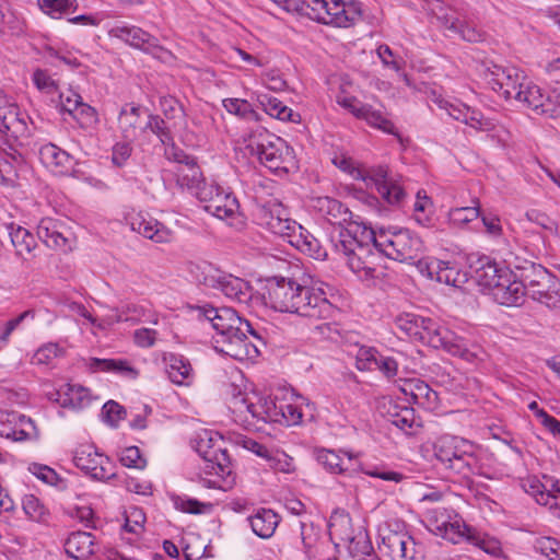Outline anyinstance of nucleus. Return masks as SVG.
Wrapping results in <instances>:
<instances>
[{
	"label": "nucleus",
	"instance_id": "nucleus-1",
	"mask_svg": "<svg viewBox=\"0 0 560 560\" xmlns=\"http://www.w3.org/2000/svg\"><path fill=\"white\" fill-rule=\"evenodd\" d=\"M334 246L342 255L354 273L363 272L365 277L375 278L377 254L399 262L416 265L420 271L424 244L420 236L408 229L396 230L380 228L373 230L365 225L354 224L341 230L334 238Z\"/></svg>",
	"mask_w": 560,
	"mask_h": 560
},
{
	"label": "nucleus",
	"instance_id": "nucleus-2",
	"mask_svg": "<svg viewBox=\"0 0 560 560\" xmlns=\"http://www.w3.org/2000/svg\"><path fill=\"white\" fill-rule=\"evenodd\" d=\"M190 310L197 319H205L211 324L217 331L213 337L215 349L231 358L244 360L258 353L257 346L248 341V334L265 343L261 332L231 307L218 308L202 304L190 306Z\"/></svg>",
	"mask_w": 560,
	"mask_h": 560
},
{
	"label": "nucleus",
	"instance_id": "nucleus-3",
	"mask_svg": "<svg viewBox=\"0 0 560 560\" xmlns=\"http://www.w3.org/2000/svg\"><path fill=\"white\" fill-rule=\"evenodd\" d=\"M481 74L489 88L505 101H514L523 108L532 109L537 114L548 112L546 108L548 97L538 85L527 82L517 68L489 61L482 65Z\"/></svg>",
	"mask_w": 560,
	"mask_h": 560
},
{
	"label": "nucleus",
	"instance_id": "nucleus-4",
	"mask_svg": "<svg viewBox=\"0 0 560 560\" xmlns=\"http://www.w3.org/2000/svg\"><path fill=\"white\" fill-rule=\"evenodd\" d=\"M332 163L355 179L363 180L366 186H374L384 201L390 206L400 207L406 198L404 188L389 177L388 167L372 166L366 170L355 167L347 156H335Z\"/></svg>",
	"mask_w": 560,
	"mask_h": 560
},
{
	"label": "nucleus",
	"instance_id": "nucleus-5",
	"mask_svg": "<svg viewBox=\"0 0 560 560\" xmlns=\"http://www.w3.org/2000/svg\"><path fill=\"white\" fill-rule=\"evenodd\" d=\"M196 281L207 288L219 290L231 301L247 305L253 298V287L242 278L225 272L212 264L202 262L191 270Z\"/></svg>",
	"mask_w": 560,
	"mask_h": 560
},
{
	"label": "nucleus",
	"instance_id": "nucleus-6",
	"mask_svg": "<svg viewBox=\"0 0 560 560\" xmlns=\"http://www.w3.org/2000/svg\"><path fill=\"white\" fill-rule=\"evenodd\" d=\"M293 313L314 320H326L335 316L337 307L327 299L323 288L299 283Z\"/></svg>",
	"mask_w": 560,
	"mask_h": 560
},
{
	"label": "nucleus",
	"instance_id": "nucleus-7",
	"mask_svg": "<svg viewBox=\"0 0 560 560\" xmlns=\"http://www.w3.org/2000/svg\"><path fill=\"white\" fill-rule=\"evenodd\" d=\"M299 283L295 279L281 276L268 278L261 294L265 305L278 312L293 313Z\"/></svg>",
	"mask_w": 560,
	"mask_h": 560
},
{
	"label": "nucleus",
	"instance_id": "nucleus-8",
	"mask_svg": "<svg viewBox=\"0 0 560 560\" xmlns=\"http://www.w3.org/2000/svg\"><path fill=\"white\" fill-rule=\"evenodd\" d=\"M380 550L392 560H424L421 544L406 532L388 530L382 536Z\"/></svg>",
	"mask_w": 560,
	"mask_h": 560
},
{
	"label": "nucleus",
	"instance_id": "nucleus-9",
	"mask_svg": "<svg viewBox=\"0 0 560 560\" xmlns=\"http://www.w3.org/2000/svg\"><path fill=\"white\" fill-rule=\"evenodd\" d=\"M73 464L85 475L97 481L115 476L109 457L98 453L93 445H80L73 456Z\"/></svg>",
	"mask_w": 560,
	"mask_h": 560
},
{
	"label": "nucleus",
	"instance_id": "nucleus-10",
	"mask_svg": "<svg viewBox=\"0 0 560 560\" xmlns=\"http://www.w3.org/2000/svg\"><path fill=\"white\" fill-rule=\"evenodd\" d=\"M518 276L525 289V294L532 300H540L541 294L558 285V279L545 267L538 264L528 262L517 267Z\"/></svg>",
	"mask_w": 560,
	"mask_h": 560
},
{
	"label": "nucleus",
	"instance_id": "nucleus-11",
	"mask_svg": "<svg viewBox=\"0 0 560 560\" xmlns=\"http://www.w3.org/2000/svg\"><path fill=\"white\" fill-rule=\"evenodd\" d=\"M314 208L317 209L330 224L337 225V233H332L330 236L331 245H334V238L339 236L341 230H348L351 225L359 224L357 221H352V212L348 207L335 198L327 196L318 197L315 199ZM335 252L339 254L337 250Z\"/></svg>",
	"mask_w": 560,
	"mask_h": 560
},
{
	"label": "nucleus",
	"instance_id": "nucleus-12",
	"mask_svg": "<svg viewBox=\"0 0 560 560\" xmlns=\"http://www.w3.org/2000/svg\"><path fill=\"white\" fill-rule=\"evenodd\" d=\"M398 361L393 355H384L374 347L362 346L355 355V366L360 371H378L387 378L398 373Z\"/></svg>",
	"mask_w": 560,
	"mask_h": 560
},
{
	"label": "nucleus",
	"instance_id": "nucleus-13",
	"mask_svg": "<svg viewBox=\"0 0 560 560\" xmlns=\"http://www.w3.org/2000/svg\"><path fill=\"white\" fill-rule=\"evenodd\" d=\"M256 156L272 172L288 173L294 164L293 149L280 137Z\"/></svg>",
	"mask_w": 560,
	"mask_h": 560
},
{
	"label": "nucleus",
	"instance_id": "nucleus-14",
	"mask_svg": "<svg viewBox=\"0 0 560 560\" xmlns=\"http://www.w3.org/2000/svg\"><path fill=\"white\" fill-rule=\"evenodd\" d=\"M110 34L130 46L142 49L153 56H159L160 52L164 51L155 36L137 26H115L112 28Z\"/></svg>",
	"mask_w": 560,
	"mask_h": 560
},
{
	"label": "nucleus",
	"instance_id": "nucleus-15",
	"mask_svg": "<svg viewBox=\"0 0 560 560\" xmlns=\"http://www.w3.org/2000/svg\"><path fill=\"white\" fill-rule=\"evenodd\" d=\"M2 428L0 435L15 442H23L37 438V429L34 421L19 412H8L0 420Z\"/></svg>",
	"mask_w": 560,
	"mask_h": 560
},
{
	"label": "nucleus",
	"instance_id": "nucleus-16",
	"mask_svg": "<svg viewBox=\"0 0 560 560\" xmlns=\"http://www.w3.org/2000/svg\"><path fill=\"white\" fill-rule=\"evenodd\" d=\"M420 273L431 280L447 285L459 287L466 281V273L460 272L448 261L429 259L420 262Z\"/></svg>",
	"mask_w": 560,
	"mask_h": 560
},
{
	"label": "nucleus",
	"instance_id": "nucleus-17",
	"mask_svg": "<svg viewBox=\"0 0 560 560\" xmlns=\"http://www.w3.org/2000/svg\"><path fill=\"white\" fill-rule=\"evenodd\" d=\"M471 276L479 285L488 288L491 292L497 288L503 278V268L488 256H478L469 259Z\"/></svg>",
	"mask_w": 560,
	"mask_h": 560
},
{
	"label": "nucleus",
	"instance_id": "nucleus-18",
	"mask_svg": "<svg viewBox=\"0 0 560 560\" xmlns=\"http://www.w3.org/2000/svg\"><path fill=\"white\" fill-rule=\"evenodd\" d=\"M491 293L497 302L508 306L522 303L526 295L520 276L509 268H503V278Z\"/></svg>",
	"mask_w": 560,
	"mask_h": 560
},
{
	"label": "nucleus",
	"instance_id": "nucleus-19",
	"mask_svg": "<svg viewBox=\"0 0 560 560\" xmlns=\"http://www.w3.org/2000/svg\"><path fill=\"white\" fill-rule=\"evenodd\" d=\"M37 236L49 248L65 252L71 249L67 231L63 224L56 219H42L37 225Z\"/></svg>",
	"mask_w": 560,
	"mask_h": 560
},
{
	"label": "nucleus",
	"instance_id": "nucleus-20",
	"mask_svg": "<svg viewBox=\"0 0 560 560\" xmlns=\"http://www.w3.org/2000/svg\"><path fill=\"white\" fill-rule=\"evenodd\" d=\"M3 107L4 109H0V132L13 139L27 137L28 127L19 106L14 102H10Z\"/></svg>",
	"mask_w": 560,
	"mask_h": 560
},
{
	"label": "nucleus",
	"instance_id": "nucleus-21",
	"mask_svg": "<svg viewBox=\"0 0 560 560\" xmlns=\"http://www.w3.org/2000/svg\"><path fill=\"white\" fill-rule=\"evenodd\" d=\"M39 159L55 174H67L72 167L71 155L52 143L44 144L39 149Z\"/></svg>",
	"mask_w": 560,
	"mask_h": 560
},
{
	"label": "nucleus",
	"instance_id": "nucleus-22",
	"mask_svg": "<svg viewBox=\"0 0 560 560\" xmlns=\"http://www.w3.org/2000/svg\"><path fill=\"white\" fill-rule=\"evenodd\" d=\"M69 557L77 560H86L94 553V537L86 532L71 533L65 542Z\"/></svg>",
	"mask_w": 560,
	"mask_h": 560
},
{
	"label": "nucleus",
	"instance_id": "nucleus-23",
	"mask_svg": "<svg viewBox=\"0 0 560 560\" xmlns=\"http://www.w3.org/2000/svg\"><path fill=\"white\" fill-rule=\"evenodd\" d=\"M57 400L63 408L82 409L90 405V389L77 384H66L57 392Z\"/></svg>",
	"mask_w": 560,
	"mask_h": 560
},
{
	"label": "nucleus",
	"instance_id": "nucleus-24",
	"mask_svg": "<svg viewBox=\"0 0 560 560\" xmlns=\"http://www.w3.org/2000/svg\"><path fill=\"white\" fill-rule=\"evenodd\" d=\"M131 226L133 231H137L143 237L152 240L155 243H167L173 238L172 231L153 219H135Z\"/></svg>",
	"mask_w": 560,
	"mask_h": 560
},
{
	"label": "nucleus",
	"instance_id": "nucleus-25",
	"mask_svg": "<svg viewBox=\"0 0 560 560\" xmlns=\"http://www.w3.org/2000/svg\"><path fill=\"white\" fill-rule=\"evenodd\" d=\"M203 209L213 217L223 220L233 218L237 213L240 205L232 192L221 189L210 203L203 206Z\"/></svg>",
	"mask_w": 560,
	"mask_h": 560
},
{
	"label": "nucleus",
	"instance_id": "nucleus-26",
	"mask_svg": "<svg viewBox=\"0 0 560 560\" xmlns=\"http://www.w3.org/2000/svg\"><path fill=\"white\" fill-rule=\"evenodd\" d=\"M8 234L11 240L15 254L22 259H27V256L36 247L35 236L25 228L16 225L11 222L7 225Z\"/></svg>",
	"mask_w": 560,
	"mask_h": 560
},
{
	"label": "nucleus",
	"instance_id": "nucleus-27",
	"mask_svg": "<svg viewBox=\"0 0 560 560\" xmlns=\"http://www.w3.org/2000/svg\"><path fill=\"white\" fill-rule=\"evenodd\" d=\"M248 521L254 534L267 539L273 535L279 524V516L270 509H259L256 514L248 517Z\"/></svg>",
	"mask_w": 560,
	"mask_h": 560
},
{
	"label": "nucleus",
	"instance_id": "nucleus-28",
	"mask_svg": "<svg viewBox=\"0 0 560 560\" xmlns=\"http://www.w3.org/2000/svg\"><path fill=\"white\" fill-rule=\"evenodd\" d=\"M140 106L126 105L121 108L118 117V124L125 138H136L139 131L144 130V124L140 121Z\"/></svg>",
	"mask_w": 560,
	"mask_h": 560
},
{
	"label": "nucleus",
	"instance_id": "nucleus-29",
	"mask_svg": "<svg viewBox=\"0 0 560 560\" xmlns=\"http://www.w3.org/2000/svg\"><path fill=\"white\" fill-rule=\"evenodd\" d=\"M166 371L170 380L177 385L188 384L192 375L189 360L180 354H170Z\"/></svg>",
	"mask_w": 560,
	"mask_h": 560
},
{
	"label": "nucleus",
	"instance_id": "nucleus-30",
	"mask_svg": "<svg viewBox=\"0 0 560 560\" xmlns=\"http://www.w3.org/2000/svg\"><path fill=\"white\" fill-rule=\"evenodd\" d=\"M175 174L177 185L190 192L203 182L201 170L197 165L196 160L187 165L177 166Z\"/></svg>",
	"mask_w": 560,
	"mask_h": 560
},
{
	"label": "nucleus",
	"instance_id": "nucleus-31",
	"mask_svg": "<svg viewBox=\"0 0 560 560\" xmlns=\"http://www.w3.org/2000/svg\"><path fill=\"white\" fill-rule=\"evenodd\" d=\"M206 474H214L225 481V477L231 475V458L228 451L221 445L214 447L213 454L207 459Z\"/></svg>",
	"mask_w": 560,
	"mask_h": 560
},
{
	"label": "nucleus",
	"instance_id": "nucleus-32",
	"mask_svg": "<svg viewBox=\"0 0 560 560\" xmlns=\"http://www.w3.org/2000/svg\"><path fill=\"white\" fill-rule=\"evenodd\" d=\"M446 469L467 478L470 475L476 474L479 466L477 457L474 455L471 448H463L458 455L447 464Z\"/></svg>",
	"mask_w": 560,
	"mask_h": 560
},
{
	"label": "nucleus",
	"instance_id": "nucleus-33",
	"mask_svg": "<svg viewBox=\"0 0 560 560\" xmlns=\"http://www.w3.org/2000/svg\"><path fill=\"white\" fill-rule=\"evenodd\" d=\"M258 102L262 109L271 117L283 121H295L296 116L293 110L285 106L280 100L271 95L261 94L258 96Z\"/></svg>",
	"mask_w": 560,
	"mask_h": 560
},
{
	"label": "nucleus",
	"instance_id": "nucleus-34",
	"mask_svg": "<svg viewBox=\"0 0 560 560\" xmlns=\"http://www.w3.org/2000/svg\"><path fill=\"white\" fill-rule=\"evenodd\" d=\"M436 533L453 544H458L464 538L468 540V536L475 534L471 527L459 521L451 522L450 520L436 524Z\"/></svg>",
	"mask_w": 560,
	"mask_h": 560
},
{
	"label": "nucleus",
	"instance_id": "nucleus-35",
	"mask_svg": "<svg viewBox=\"0 0 560 560\" xmlns=\"http://www.w3.org/2000/svg\"><path fill=\"white\" fill-rule=\"evenodd\" d=\"M459 443L463 444L464 447L472 448V445L466 443L465 441H458L455 438L451 439H441L434 447L436 459L447 467V464L453 460L458 453L463 450L459 446Z\"/></svg>",
	"mask_w": 560,
	"mask_h": 560
},
{
	"label": "nucleus",
	"instance_id": "nucleus-36",
	"mask_svg": "<svg viewBox=\"0 0 560 560\" xmlns=\"http://www.w3.org/2000/svg\"><path fill=\"white\" fill-rule=\"evenodd\" d=\"M283 212L284 210L279 206L272 209H262L260 215L261 224L266 225L276 235L282 236V234H288V232H284V229L292 219L284 217Z\"/></svg>",
	"mask_w": 560,
	"mask_h": 560
},
{
	"label": "nucleus",
	"instance_id": "nucleus-37",
	"mask_svg": "<svg viewBox=\"0 0 560 560\" xmlns=\"http://www.w3.org/2000/svg\"><path fill=\"white\" fill-rule=\"evenodd\" d=\"M299 250L308 254L318 259L322 256L319 242L301 225V230L296 231L289 242Z\"/></svg>",
	"mask_w": 560,
	"mask_h": 560
},
{
	"label": "nucleus",
	"instance_id": "nucleus-38",
	"mask_svg": "<svg viewBox=\"0 0 560 560\" xmlns=\"http://www.w3.org/2000/svg\"><path fill=\"white\" fill-rule=\"evenodd\" d=\"M340 11L337 18L329 19L330 25L336 27H349L361 19L362 4L354 0L349 2L345 1Z\"/></svg>",
	"mask_w": 560,
	"mask_h": 560
},
{
	"label": "nucleus",
	"instance_id": "nucleus-39",
	"mask_svg": "<svg viewBox=\"0 0 560 560\" xmlns=\"http://www.w3.org/2000/svg\"><path fill=\"white\" fill-rule=\"evenodd\" d=\"M313 21L317 23L330 25L329 19L337 18L341 12L343 0H314Z\"/></svg>",
	"mask_w": 560,
	"mask_h": 560
},
{
	"label": "nucleus",
	"instance_id": "nucleus-40",
	"mask_svg": "<svg viewBox=\"0 0 560 560\" xmlns=\"http://www.w3.org/2000/svg\"><path fill=\"white\" fill-rule=\"evenodd\" d=\"M22 508L26 516L34 522L48 524L50 513L40 500L34 494H26L22 500Z\"/></svg>",
	"mask_w": 560,
	"mask_h": 560
},
{
	"label": "nucleus",
	"instance_id": "nucleus-41",
	"mask_svg": "<svg viewBox=\"0 0 560 560\" xmlns=\"http://www.w3.org/2000/svg\"><path fill=\"white\" fill-rule=\"evenodd\" d=\"M23 156L16 150L0 156V182L13 184L18 178V167L23 163Z\"/></svg>",
	"mask_w": 560,
	"mask_h": 560
},
{
	"label": "nucleus",
	"instance_id": "nucleus-42",
	"mask_svg": "<svg viewBox=\"0 0 560 560\" xmlns=\"http://www.w3.org/2000/svg\"><path fill=\"white\" fill-rule=\"evenodd\" d=\"M277 420L276 423L288 427L296 425L302 422L303 413L299 406L284 400L276 401Z\"/></svg>",
	"mask_w": 560,
	"mask_h": 560
},
{
	"label": "nucleus",
	"instance_id": "nucleus-43",
	"mask_svg": "<svg viewBox=\"0 0 560 560\" xmlns=\"http://www.w3.org/2000/svg\"><path fill=\"white\" fill-rule=\"evenodd\" d=\"M89 368L93 372L104 371L121 374H136V371L128 364L126 360L91 358L89 360Z\"/></svg>",
	"mask_w": 560,
	"mask_h": 560
},
{
	"label": "nucleus",
	"instance_id": "nucleus-44",
	"mask_svg": "<svg viewBox=\"0 0 560 560\" xmlns=\"http://www.w3.org/2000/svg\"><path fill=\"white\" fill-rule=\"evenodd\" d=\"M389 421L404 432H408L416 423L415 410L410 407L393 406L388 410Z\"/></svg>",
	"mask_w": 560,
	"mask_h": 560
},
{
	"label": "nucleus",
	"instance_id": "nucleus-45",
	"mask_svg": "<svg viewBox=\"0 0 560 560\" xmlns=\"http://www.w3.org/2000/svg\"><path fill=\"white\" fill-rule=\"evenodd\" d=\"M276 400L272 398H260L258 402H250L248 413L257 420L264 422H275L277 420Z\"/></svg>",
	"mask_w": 560,
	"mask_h": 560
},
{
	"label": "nucleus",
	"instance_id": "nucleus-46",
	"mask_svg": "<svg viewBox=\"0 0 560 560\" xmlns=\"http://www.w3.org/2000/svg\"><path fill=\"white\" fill-rule=\"evenodd\" d=\"M451 331L442 326H440L436 322L429 318V323H427V327L424 332H422L420 341L429 345L435 349H440L445 341V337H450Z\"/></svg>",
	"mask_w": 560,
	"mask_h": 560
},
{
	"label": "nucleus",
	"instance_id": "nucleus-47",
	"mask_svg": "<svg viewBox=\"0 0 560 560\" xmlns=\"http://www.w3.org/2000/svg\"><path fill=\"white\" fill-rule=\"evenodd\" d=\"M402 392L405 395H410V401L413 404H420L422 400L430 401L432 396L436 397V393L421 380L409 381L402 387Z\"/></svg>",
	"mask_w": 560,
	"mask_h": 560
},
{
	"label": "nucleus",
	"instance_id": "nucleus-48",
	"mask_svg": "<svg viewBox=\"0 0 560 560\" xmlns=\"http://www.w3.org/2000/svg\"><path fill=\"white\" fill-rule=\"evenodd\" d=\"M316 459L330 474H343L348 470L345 460L335 451L319 450L316 453Z\"/></svg>",
	"mask_w": 560,
	"mask_h": 560
},
{
	"label": "nucleus",
	"instance_id": "nucleus-49",
	"mask_svg": "<svg viewBox=\"0 0 560 560\" xmlns=\"http://www.w3.org/2000/svg\"><path fill=\"white\" fill-rule=\"evenodd\" d=\"M278 138V136L270 133L265 128H257L249 135L246 148L249 150L252 155H258Z\"/></svg>",
	"mask_w": 560,
	"mask_h": 560
},
{
	"label": "nucleus",
	"instance_id": "nucleus-50",
	"mask_svg": "<svg viewBox=\"0 0 560 560\" xmlns=\"http://www.w3.org/2000/svg\"><path fill=\"white\" fill-rule=\"evenodd\" d=\"M223 107L233 115L243 119L255 120L259 119L258 114L253 109L249 102L241 98H225L222 102Z\"/></svg>",
	"mask_w": 560,
	"mask_h": 560
},
{
	"label": "nucleus",
	"instance_id": "nucleus-51",
	"mask_svg": "<svg viewBox=\"0 0 560 560\" xmlns=\"http://www.w3.org/2000/svg\"><path fill=\"white\" fill-rule=\"evenodd\" d=\"M365 109L360 119H364L371 127L377 128L386 133H396L394 124L386 118L382 110L374 109L371 105H366Z\"/></svg>",
	"mask_w": 560,
	"mask_h": 560
},
{
	"label": "nucleus",
	"instance_id": "nucleus-52",
	"mask_svg": "<svg viewBox=\"0 0 560 560\" xmlns=\"http://www.w3.org/2000/svg\"><path fill=\"white\" fill-rule=\"evenodd\" d=\"M40 10L54 19H60L63 14L77 9L75 0H38Z\"/></svg>",
	"mask_w": 560,
	"mask_h": 560
},
{
	"label": "nucleus",
	"instance_id": "nucleus-53",
	"mask_svg": "<svg viewBox=\"0 0 560 560\" xmlns=\"http://www.w3.org/2000/svg\"><path fill=\"white\" fill-rule=\"evenodd\" d=\"M222 443V436L219 433L203 431L196 441V452L207 462L213 454L214 447H219Z\"/></svg>",
	"mask_w": 560,
	"mask_h": 560
},
{
	"label": "nucleus",
	"instance_id": "nucleus-54",
	"mask_svg": "<svg viewBox=\"0 0 560 560\" xmlns=\"http://www.w3.org/2000/svg\"><path fill=\"white\" fill-rule=\"evenodd\" d=\"M549 485L547 493L538 498V504L548 506L560 518V480L552 477Z\"/></svg>",
	"mask_w": 560,
	"mask_h": 560
},
{
	"label": "nucleus",
	"instance_id": "nucleus-55",
	"mask_svg": "<svg viewBox=\"0 0 560 560\" xmlns=\"http://www.w3.org/2000/svg\"><path fill=\"white\" fill-rule=\"evenodd\" d=\"M277 4L281 5L285 11L296 13L299 15L307 16L313 20L314 5L313 0H273Z\"/></svg>",
	"mask_w": 560,
	"mask_h": 560
},
{
	"label": "nucleus",
	"instance_id": "nucleus-56",
	"mask_svg": "<svg viewBox=\"0 0 560 560\" xmlns=\"http://www.w3.org/2000/svg\"><path fill=\"white\" fill-rule=\"evenodd\" d=\"M126 410L115 400H108L102 408V417L104 421L113 427L117 428L121 419H124Z\"/></svg>",
	"mask_w": 560,
	"mask_h": 560
},
{
	"label": "nucleus",
	"instance_id": "nucleus-57",
	"mask_svg": "<svg viewBox=\"0 0 560 560\" xmlns=\"http://www.w3.org/2000/svg\"><path fill=\"white\" fill-rule=\"evenodd\" d=\"M362 472L370 477L378 478L384 481H393L396 483L405 479V476L402 474L394 470H388L386 469L385 466L382 465L362 467Z\"/></svg>",
	"mask_w": 560,
	"mask_h": 560
},
{
	"label": "nucleus",
	"instance_id": "nucleus-58",
	"mask_svg": "<svg viewBox=\"0 0 560 560\" xmlns=\"http://www.w3.org/2000/svg\"><path fill=\"white\" fill-rule=\"evenodd\" d=\"M174 505L177 510L189 514H202L212 508L211 503H202L196 499L176 497Z\"/></svg>",
	"mask_w": 560,
	"mask_h": 560
},
{
	"label": "nucleus",
	"instance_id": "nucleus-59",
	"mask_svg": "<svg viewBox=\"0 0 560 560\" xmlns=\"http://www.w3.org/2000/svg\"><path fill=\"white\" fill-rule=\"evenodd\" d=\"M447 28L458 33L462 38L467 42L476 43L482 40V34L477 28L468 24H464L457 19L452 20L450 25H447Z\"/></svg>",
	"mask_w": 560,
	"mask_h": 560
},
{
	"label": "nucleus",
	"instance_id": "nucleus-60",
	"mask_svg": "<svg viewBox=\"0 0 560 560\" xmlns=\"http://www.w3.org/2000/svg\"><path fill=\"white\" fill-rule=\"evenodd\" d=\"M481 215L478 206L474 207H460L450 211V219L453 223L466 224Z\"/></svg>",
	"mask_w": 560,
	"mask_h": 560
},
{
	"label": "nucleus",
	"instance_id": "nucleus-61",
	"mask_svg": "<svg viewBox=\"0 0 560 560\" xmlns=\"http://www.w3.org/2000/svg\"><path fill=\"white\" fill-rule=\"evenodd\" d=\"M147 118L148 120L144 122V129H150L163 143L171 140V132L166 127L164 119L158 115H148Z\"/></svg>",
	"mask_w": 560,
	"mask_h": 560
},
{
	"label": "nucleus",
	"instance_id": "nucleus-62",
	"mask_svg": "<svg viewBox=\"0 0 560 560\" xmlns=\"http://www.w3.org/2000/svg\"><path fill=\"white\" fill-rule=\"evenodd\" d=\"M549 480H552V477L546 475L544 476V482L537 478H528L523 482V488L525 492L533 495L538 503V498L547 493L548 488H550Z\"/></svg>",
	"mask_w": 560,
	"mask_h": 560
},
{
	"label": "nucleus",
	"instance_id": "nucleus-63",
	"mask_svg": "<svg viewBox=\"0 0 560 560\" xmlns=\"http://www.w3.org/2000/svg\"><path fill=\"white\" fill-rule=\"evenodd\" d=\"M445 341L446 342H443V346L440 348L446 350L453 355H457L467 360L469 359L470 351L466 348L463 340L456 337L452 331L450 337H445Z\"/></svg>",
	"mask_w": 560,
	"mask_h": 560
},
{
	"label": "nucleus",
	"instance_id": "nucleus-64",
	"mask_svg": "<svg viewBox=\"0 0 560 560\" xmlns=\"http://www.w3.org/2000/svg\"><path fill=\"white\" fill-rule=\"evenodd\" d=\"M120 463L129 468H143L145 466V459L142 458L137 446L125 448L120 456Z\"/></svg>",
	"mask_w": 560,
	"mask_h": 560
}]
</instances>
